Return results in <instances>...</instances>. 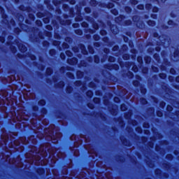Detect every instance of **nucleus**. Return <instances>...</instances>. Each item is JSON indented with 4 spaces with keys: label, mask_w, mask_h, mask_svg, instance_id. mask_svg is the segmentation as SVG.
<instances>
[{
    "label": "nucleus",
    "mask_w": 179,
    "mask_h": 179,
    "mask_svg": "<svg viewBox=\"0 0 179 179\" xmlns=\"http://www.w3.org/2000/svg\"><path fill=\"white\" fill-rule=\"evenodd\" d=\"M157 10H158V9H157V8H156V7H155V8L152 9V12H155V13L157 12Z\"/></svg>",
    "instance_id": "17"
},
{
    "label": "nucleus",
    "mask_w": 179,
    "mask_h": 179,
    "mask_svg": "<svg viewBox=\"0 0 179 179\" xmlns=\"http://www.w3.org/2000/svg\"><path fill=\"white\" fill-rule=\"evenodd\" d=\"M83 26H84V27H87V23L86 22L83 23Z\"/></svg>",
    "instance_id": "18"
},
{
    "label": "nucleus",
    "mask_w": 179,
    "mask_h": 179,
    "mask_svg": "<svg viewBox=\"0 0 179 179\" xmlns=\"http://www.w3.org/2000/svg\"><path fill=\"white\" fill-rule=\"evenodd\" d=\"M22 51H26V48H24V49L22 50Z\"/></svg>",
    "instance_id": "32"
},
{
    "label": "nucleus",
    "mask_w": 179,
    "mask_h": 179,
    "mask_svg": "<svg viewBox=\"0 0 179 179\" xmlns=\"http://www.w3.org/2000/svg\"><path fill=\"white\" fill-rule=\"evenodd\" d=\"M136 130L138 131V132H140V134H141V132H142V129L141 128H139V129L137 128Z\"/></svg>",
    "instance_id": "23"
},
{
    "label": "nucleus",
    "mask_w": 179,
    "mask_h": 179,
    "mask_svg": "<svg viewBox=\"0 0 179 179\" xmlns=\"http://www.w3.org/2000/svg\"><path fill=\"white\" fill-rule=\"evenodd\" d=\"M101 34H102V36H104V34H106V31H101Z\"/></svg>",
    "instance_id": "19"
},
{
    "label": "nucleus",
    "mask_w": 179,
    "mask_h": 179,
    "mask_svg": "<svg viewBox=\"0 0 179 179\" xmlns=\"http://www.w3.org/2000/svg\"><path fill=\"white\" fill-rule=\"evenodd\" d=\"M37 24H38L39 26H41V22L38 21V22H37Z\"/></svg>",
    "instance_id": "24"
},
{
    "label": "nucleus",
    "mask_w": 179,
    "mask_h": 179,
    "mask_svg": "<svg viewBox=\"0 0 179 179\" xmlns=\"http://www.w3.org/2000/svg\"><path fill=\"white\" fill-rule=\"evenodd\" d=\"M114 15H117V13H113Z\"/></svg>",
    "instance_id": "34"
},
{
    "label": "nucleus",
    "mask_w": 179,
    "mask_h": 179,
    "mask_svg": "<svg viewBox=\"0 0 179 179\" xmlns=\"http://www.w3.org/2000/svg\"><path fill=\"white\" fill-rule=\"evenodd\" d=\"M113 50H118V46H115L113 48Z\"/></svg>",
    "instance_id": "28"
},
{
    "label": "nucleus",
    "mask_w": 179,
    "mask_h": 179,
    "mask_svg": "<svg viewBox=\"0 0 179 179\" xmlns=\"http://www.w3.org/2000/svg\"><path fill=\"white\" fill-rule=\"evenodd\" d=\"M76 26L78 27V24H76Z\"/></svg>",
    "instance_id": "35"
},
{
    "label": "nucleus",
    "mask_w": 179,
    "mask_h": 179,
    "mask_svg": "<svg viewBox=\"0 0 179 179\" xmlns=\"http://www.w3.org/2000/svg\"><path fill=\"white\" fill-rule=\"evenodd\" d=\"M157 34H155V37H157Z\"/></svg>",
    "instance_id": "33"
},
{
    "label": "nucleus",
    "mask_w": 179,
    "mask_h": 179,
    "mask_svg": "<svg viewBox=\"0 0 179 179\" xmlns=\"http://www.w3.org/2000/svg\"><path fill=\"white\" fill-rule=\"evenodd\" d=\"M66 55H69V57H72V53L70 52L69 51H66Z\"/></svg>",
    "instance_id": "11"
},
{
    "label": "nucleus",
    "mask_w": 179,
    "mask_h": 179,
    "mask_svg": "<svg viewBox=\"0 0 179 179\" xmlns=\"http://www.w3.org/2000/svg\"><path fill=\"white\" fill-rule=\"evenodd\" d=\"M133 69H134V72H136L138 71V68H136V67H133Z\"/></svg>",
    "instance_id": "21"
},
{
    "label": "nucleus",
    "mask_w": 179,
    "mask_h": 179,
    "mask_svg": "<svg viewBox=\"0 0 179 179\" xmlns=\"http://www.w3.org/2000/svg\"><path fill=\"white\" fill-rule=\"evenodd\" d=\"M94 3H96V1H94Z\"/></svg>",
    "instance_id": "36"
},
{
    "label": "nucleus",
    "mask_w": 179,
    "mask_h": 179,
    "mask_svg": "<svg viewBox=\"0 0 179 179\" xmlns=\"http://www.w3.org/2000/svg\"><path fill=\"white\" fill-rule=\"evenodd\" d=\"M48 30H52V27L48 26Z\"/></svg>",
    "instance_id": "27"
},
{
    "label": "nucleus",
    "mask_w": 179,
    "mask_h": 179,
    "mask_svg": "<svg viewBox=\"0 0 179 179\" xmlns=\"http://www.w3.org/2000/svg\"><path fill=\"white\" fill-rule=\"evenodd\" d=\"M120 108L122 111H125L127 110V106H125V104H122Z\"/></svg>",
    "instance_id": "1"
},
{
    "label": "nucleus",
    "mask_w": 179,
    "mask_h": 179,
    "mask_svg": "<svg viewBox=\"0 0 179 179\" xmlns=\"http://www.w3.org/2000/svg\"><path fill=\"white\" fill-rule=\"evenodd\" d=\"M114 101H115V103H120V98H118V97H115V98H114Z\"/></svg>",
    "instance_id": "8"
},
{
    "label": "nucleus",
    "mask_w": 179,
    "mask_h": 179,
    "mask_svg": "<svg viewBox=\"0 0 179 179\" xmlns=\"http://www.w3.org/2000/svg\"><path fill=\"white\" fill-rule=\"evenodd\" d=\"M87 96L88 97H92V96H93V92H92V91H88V92H87Z\"/></svg>",
    "instance_id": "2"
},
{
    "label": "nucleus",
    "mask_w": 179,
    "mask_h": 179,
    "mask_svg": "<svg viewBox=\"0 0 179 179\" xmlns=\"http://www.w3.org/2000/svg\"><path fill=\"white\" fill-rule=\"evenodd\" d=\"M128 10H129V11L130 10V9H129V8H128Z\"/></svg>",
    "instance_id": "39"
},
{
    "label": "nucleus",
    "mask_w": 179,
    "mask_h": 179,
    "mask_svg": "<svg viewBox=\"0 0 179 179\" xmlns=\"http://www.w3.org/2000/svg\"><path fill=\"white\" fill-rule=\"evenodd\" d=\"M39 104L41 105V106H44L45 104V101H44V100H41V101H39Z\"/></svg>",
    "instance_id": "4"
},
{
    "label": "nucleus",
    "mask_w": 179,
    "mask_h": 179,
    "mask_svg": "<svg viewBox=\"0 0 179 179\" xmlns=\"http://www.w3.org/2000/svg\"><path fill=\"white\" fill-rule=\"evenodd\" d=\"M60 57H61L62 59H65V55H64L62 53L60 55Z\"/></svg>",
    "instance_id": "14"
},
{
    "label": "nucleus",
    "mask_w": 179,
    "mask_h": 179,
    "mask_svg": "<svg viewBox=\"0 0 179 179\" xmlns=\"http://www.w3.org/2000/svg\"><path fill=\"white\" fill-rule=\"evenodd\" d=\"M159 76L162 78V79H164V78H166V74L164 73H160Z\"/></svg>",
    "instance_id": "9"
},
{
    "label": "nucleus",
    "mask_w": 179,
    "mask_h": 179,
    "mask_svg": "<svg viewBox=\"0 0 179 179\" xmlns=\"http://www.w3.org/2000/svg\"><path fill=\"white\" fill-rule=\"evenodd\" d=\"M85 12H86V13H90V8H85Z\"/></svg>",
    "instance_id": "15"
},
{
    "label": "nucleus",
    "mask_w": 179,
    "mask_h": 179,
    "mask_svg": "<svg viewBox=\"0 0 179 179\" xmlns=\"http://www.w3.org/2000/svg\"><path fill=\"white\" fill-rule=\"evenodd\" d=\"M46 73H48V75H51V73H52V70L51 69H47Z\"/></svg>",
    "instance_id": "3"
},
{
    "label": "nucleus",
    "mask_w": 179,
    "mask_h": 179,
    "mask_svg": "<svg viewBox=\"0 0 179 179\" xmlns=\"http://www.w3.org/2000/svg\"><path fill=\"white\" fill-rule=\"evenodd\" d=\"M115 60V59L114 57H109V59H108V61H110V62H114Z\"/></svg>",
    "instance_id": "7"
},
{
    "label": "nucleus",
    "mask_w": 179,
    "mask_h": 179,
    "mask_svg": "<svg viewBox=\"0 0 179 179\" xmlns=\"http://www.w3.org/2000/svg\"><path fill=\"white\" fill-rule=\"evenodd\" d=\"M94 61L96 64H99V57H96Z\"/></svg>",
    "instance_id": "16"
},
{
    "label": "nucleus",
    "mask_w": 179,
    "mask_h": 179,
    "mask_svg": "<svg viewBox=\"0 0 179 179\" xmlns=\"http://www.w3.org/2000/svg\"><path fill=\"white\" fill-rule=\"evenodd\" d=\"M21 120H27V119L24 118V117H23V116L21 117Z\"/></svg>",
    "instance_id": "26"
},
{
    "label": "nucleus",
    "mask_w": 179,
    "mask_h": 179,
    "mask_svg": "<svg viewBox=\"0 0 179 179\" xmlns=\"http://www.w3.org/2000/svg\"><path fill=\"white\" fill-rule=\"evenodd\" d=\"M96 40H99V38H96Z\"/></svg>",
    "instance_id": "40"
},
{
    "label": "nucleus",
    "mask_w": 179,
    "mask_h": 179,
    "mask_svg": "<svg viewBox=\"0 0 179 179\" xmlns=\"http://www.w3.org/2000/svg\"><path fill=\"white\" fill-rule=\"evenodd\" d=\"M138 9H140V10H143V5H139V6H138Z\"/></svg>",
    "instance_id": "10"
},
{
    "label": "nucleus",
    "mask_w": 179,
    "mask_h": 179,
    "mask_svg": "<svg viewBox=\"0 0 179 179\" xmlns=\"http://www.w3.org/2000/svg\"><path fill=\"white\" fill-rule=\"evenodd\" d=\"M94 103H100V99L99 98H94Z\"/></svg>",
    "instance_id": "6"
},
{
    "label": "nucleus",
    "mask_w": 179,
    "mask_h": 179,
    "mask_svg": "<svg viewBox=\"0 0 179 179\" xmlns=\"http://www.w3.org/2000/svg\"><path fill=\"white\" fill-rule=\"evenodd\" d=\"M94 28L95 29V30H97V29H99V26L98 25H94Z\"/></svg>",
    "instance_id": "20"
},
{
    "label": "nucleus",
    "mask_w": 179,
    "mask_h": 179,
    "mask_svg": "<svg viewBox=\"0 0 179 179\" xmlns=\"http://www.w3.org/2000/svg\"><path fill=\"white\" fill-rule=\"evenodd\" d=\"M157 115L158 117H162V116L163 115V114H162V112H160V111H158V112L157 113Z\"/></svg>",
    "instance_id": "13"
},
{
    "label": "nucleus",
    "mask_w": 179,
    "mask_h": 179,
    "mask_svg": "<svg viewBox=\"0 0 179 179\" xmlns=\"http://www.w3.org/2000/svg\"><path fill=\"white\" fill-rule=\"evenodd\" d=\"M111 8H113V4H111Z\"/></svg>",
    "instance_id": "37"
},
{
    "label": "nucleus",
    "mask_w": 179,
    "mask_h": 179,
    "mask_svg": "<svg viewBox=\"0 0 179 179\" xmlns=\"http://www.w3.org/2000/svg\"><path fill=\"white\" fill-rule=\"evenodd\" d=\"M0 41H1L2 43H5V39L1 38V39H0Z\"/></svg>",
    "instance_id": "25"
},
{
    "label": "nucleus",
    "mask_w": 179,
    "mask_h": 179,
    "mask_svg": "<svg viewBox=\"0 0 179 179\" xmlns=\"http://www.w3.org/2000/svg\"><path fill=\"white\" fill-rule=\"evenodd\" d=\"M78 34H82V31H78Z\"/></svg>",
    "instance_id": "31"
},
{
    "label": "nucleus",
    "mask_w": 179,
    "mask_h": 179,
    "mask_svg": "<svg viewBox=\"0 0 179 179\" xmlns=\"http://www.w3.org/2000/svg\"><path fill=\"white\" fill-rule=\"evenodd\" d=\"M88 107L90 108H93V105H90V103H88Z\"/></svg>",
    "instance_id": "22"
},
{
    "label": "nucleus",
    "mask_w": 179,
    "mask_h": 179,
    "mask_svg": "<svg viewBox=\"0 0 179 179\" xmlns=\"http://www.w3.org/2000/svg\"><path fill=\"white\" fill-rule=\"evenodd\" d=\"M166 110L168 111H173V107H171V106H168Z\"/></svg>",
    "instance_id": "5"
},
{
    "label": "nucleus",
    "mask_w": 179,
    "mask_h": 179,
    "mask_svg": "<svg viewBox=\"0 0 179 179\" xmlns=\"http://www.w3.org/2000/svg\"><path fill=\"white\" fill-rule=\"evenodd\" d=\"M176 82H179V77H176Z\"/></svg>",
    "instance_id": "30"
},
{
    "label": "nucleus",
    "mask_w": 179,
    "mask_h": 179,
    "mask_svg": "<svg viewBox=\"0 0 179 179\" xmlns=\"http://www.w3.org/2000/svg\"><path fill=\"white\" fill-rule=\"evenodd\" d=\"M170 72L171 73H172V75H174V73H176V70H174L173 69H171Z\"/></svg>",
    "instance_id": "12"
},
{
    "label": "nucleus",
    "mask_w": 179,
    "mask_h": 179,
    "mask_svg": "<svg viewBox=\"0 0 179 179\" xmlns=\"http://www.w3.org/2000/svg\"><path fill=\"white\" fill-rule=\"evenodd\" d=\"M71 5L75 4V1H71Z\"/></svg>",
    "instance_id": "29"
},
{
    "label": "nucleus",
    "mask_w": 179,
    "mask_h": 179,
    "mask_svg": "<svg viewBox=\"0 0 179 179\" xmlns=\"http://www.w3.org/2000/svg\"><path fill=\"white\" fill-rule=\"evenodd\" d=\"M147 127H149V124H147Z\"/></svg>",
    "instance_id": "38"
}]
</instances>
